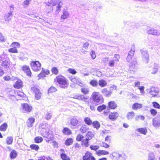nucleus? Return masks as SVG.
<instances>
[{
    "label": "nucleus",
    "instance_id": "obj_1",
    "mask_svg": "<svg viewBox=\"0 0 160 160\" xmlns=\"http://www.w3.org/2000/svg\"><path fill=\"white\" fill-rule=\"evenodd\" d=\"M109 157L112 160H125L126 158L124 154L115 152L110 154Z\"/></svg>",
    "mask_w": 160,
    "mask_h": 160
},
{
    "label": "nucleus",
    "instance_id": "obj_2",
    "mask_svg": "<svg viewBox=\"0 0 160 160\" xmlns=\"http://www.w3.org/2000/svg\"><path fill=\"white\" fill-rule=\"evenodd\" d=\"M92 100L98 103V104H102L103 102V98L102 95L100 94L99 92H94L91 96Z\"/></svg>",
    "mask_w": 160,
    "mask_h": 160
},
{
    "label": "nucleus",
    "instance_id": "obj_3",
    "mask_svg": "<svg viewBox=\"0 0 160 160\" xmlns=\"http://www.w3.org/2000/svg\"><path fill=\"white\" fill-rule=\"evenodd\" d=\"M146 91L148 94L151 96V97H155L159 93L158 89L155 87H152L150 88L147 89Z\"/></svg>",
    "mask_w": 160,
    "mask_h": 160
},
{
    "label": "nucleus",
    "instance_id": "obj_4",
    "mask_svg": "<svg viewBox=\"0 0 160 160\" xmlns=\"http://www.w3.org/2000/svg\"><path fill=\"white\" fill-rule=\"evenodd\" d=\"M57 81L58 82L60 85V87L61 88L64 89L68 88V82L64 77H57Z\"/></svg>",
    "mask_w": 160,
    "mask_h": 160
},
{
    "label": "nucleus",
    "instance_id": "obj_5",
    "mask_svg": "<svg viewBox=\"0 0 160 160\" xmlns=\"http://www.w3.org/2000/svg\"><path fill=\"white\" fill-rule=\"evenodd\" d=\"M129 66V71L131 73H133L137 70L138 64L136 60H133L130 62Z\"/></svg>",
    "mask_w": 160,
    "mask_h": 160
},
{
    "label": "nucleus",
    "instance_id": "obj_6",
    "mask_svg": "<svg viewBox=\"0 0 160 160\" xmlns=\"http://www.w3.org/2000/svg\"><path fill=\"white\" fill-rule=\"evenodd\" d=\"M31 66L32 69L35 71H40L41 69V64L38 61L32 62L31 63Z\"/></svg>",
    "mask_w": 160,
    "mask_h": 160
},
{
    "label": "nucleus",
    "instance_id": "obj_7",
    "mask_svg": "<svg viewBox=\"0 0 160 160\" xmlns=\"http://www.w3.org/2000/svg\"><path fill=\"white\" fill-rule=\"evenodd\" d=\"M78 122L77 117L74 116L69 121V125L72 128L75 129Z\"/></svg>",
    "mask_w": 160,
    "mask_h": 160
},
{
    "label": "nucleus",
    "instance_id": "obj_8",
    "mask_svg": "<svg viewBox=\"0 0 160 160\" xmlns=\"http://www.w3.org/2000/svg\"><path fill=\"white\" fill-rule=\"evenodd\" d=\"M141 52L143 60L146 63H148L149 61V55L148 51L146 50L142 49L141 50Z\"/></svg>",
    "mask_w": 160,
    "mask_h": 160
},
{
    "label": "nucleus",
    "instance_id": "obj_9",
    "mask_svg": "<svg viewBox=\"0 0 160 160\" xmlns=\"http://www.w3.org/2000/svg\"><path fill=\"white\" fill-rule=\"evenodd\" d=\"M148 33L149 34L152 35L154 36H159L160 35V31L150 27H148L147 28Z\"/></svg>",
    "mask_w": 160,
    "mask_h": 160
},
{
    "label": "nucleus",
    "instance_id": "obj_10",
    "mask_svg": "<svg viewBox=\"0 0 160 160\" xmlns=\"http://www.w3.org/2000/svg\"><path fill=\"white\" fill-rule=\"evenodd\" d=\"M31 90L33 91L35 94V98L37 100H39L41 98V93L40 91L37 88L34 87L31 88Z\"/></svg>",
    "mask_w": 160,
    "mask_h": 160
},
{
    "label": "nucleus",
    "instance_id": "obj_11",
    "mask_svg": "<svg viewBox=\"0 0 160 160\" xmlns=\"http://www.w3.org/2000/svg\"><path fill=\"white\" fill-rule=\"evenodd\" d=\"M32 107L27 103H25L22 104V111L24 112H30L32 110Z\"/></svg>",
    "mask_w": 160,
    "mask_h": 160
},
{
    "label": "nucleus",
    "instance_id": "obj_12",
    "mask_svg": "<svg viewBox=\"0 0 160 160\" xmlns=\"http://www.w3.org/2000/svg\"><path fill=\"white\" fill-rule=\"evenodd\" d=\"M22 69L28 76H31L32 73L28 66H23L22 67Z\"/></svg>",
    "mask_w": 160,
    "mask_h": 160
},
{
    "label": "nucleus",
    "instance_id": "obj_13",
    "mask_svg": "<svg viewBox=\"0 0 160 160\" xmlns=\"http://www.w3.org/2000/svg\"><path fill=\"white\" fill-rule=\"evenodd\" d=\"M101 92L104 96L107 97H110L112 93L111 91H108L105 88L102 89L101 90Z\"/></svg>",
    "mask_w": 160,
    "mask_h": 160
},
{
    "label": "nucleus",
    "instance_id": "obj_14",
    "mask_svg": "<svg viewBox=\"0 0 160 160\" xmlns=\"http://www.w3.org/2000/svg\"><path fill=\"white\" fill-rule=\"evenodd\" d=\"M63 14L61 16V22H63L64 20L68 18L69 16L68 12L66 9H64L62 11Z\"/></svg>",
    "mask_w": 160,
    "mask_h": 160
},
{
    "label": "nucleus",
    "instance_id": "obj_15",
    "mask_svg": "<svg viewBox=\"0 0 160 160\" xmlns=\"http://www.w3.org/2000/svg\"><path fill=\"white\" fill-rule=\"evenodd\" d=\"M118 113L117 112L111 113L109 115V119L111 120L115 121L118 117Z\"/></svg>",
    "mask_w": 160,
    "mask_h": 160
},
{
    "label": "nucleus",
    "instance_id": "obj_16",
    "mask_svg": "<svg viewBox=\"0 0 160 160\" xmlns=\"http://www.w3.org/2000/svg\"><path fill=\"white\" fill-rule=\"evenodd\" d=\"M89 99V97L88 96H85L83 95H78V96L77 99L79 100H82L83 102H86L88 101V100Z\"/></svg>",
    "mask_w": 160,
    "mask_h": 160
},
{
    "label": "nucleus",
    "instance_id": "obj_17",
    "mask_svg": "<svg viewBox=\"0 0 160 160\" xmlns=\"http://www.w3.org/2000/svg\"><path fill=\"white\" fill-rule=\"evenodd\" d=\"M99 104L93 101H90L88 103V105L89 106L90 109L92 110H94L95 107Z\"/></svg>",
    "mask_w": 160,
    "mask_h": 160
},
{
    "label": "nucleus",
    "instance_id": "obj_18",
    "mask_svg": "<svg viewBox=\"0 0 160 160\" xmlns=\"http://www.w3.org/2000/svg\"><path fill=\"white\" fill-rule=\"evenodd\" d=\"M117 107L116 103L113 101H110L108 103V107L111 109H115Z\"/></svg>",
    "mask_w": 160,
    "mask_h": 160
},
{
    "label": "nucleus",
    "instance_id": "obj_19",
    "mask_svg": "<svg viewBox=\"0 0 160 160\" xmlns=\"http://www.w3.org/2000/svg\"><path fill=\"white\" fill-rule=\"evenodd\" d=\"M142 107V105L141 104L138 103H134L132 106V108L134 110H137L141 108Z\"/></svg>",
    "mask_w": 160,
    "mask_h": 160
},
{
    "label": "nucleus",
    "instance_id": "obj_20",
    "mask_svg": "<svg viewBox=\"0 0 160 160\" xmlns=\"http://www.w3.org/2000/svg\"><path fill=\"white\" fill-rule=\"evenodd\" d=\"M10 61L9 60H5L2 62L1 65L4 68L7 69L9 68L10 66Z\"/></svg>",
    "mask_w": 160,
    "mask_h": 160
},
{
    "label": "nucleus",
    "instance_id": "obj_21",
    "mask_svg": "<svg viewBox=\"0 0 160 160\" xmlns=\"http://www.w3.org/2000/svg\"><path fill=\"white\" fill-rule=\"evenodd\" d=\"M152 125L155 128L159 127L160 126V120L158 119H153L152 120Z\"/></svg>",
    "mask_w": 160,
    "mask_h": 160
},
{
    "label": "nucleus",
    "instance_id": "obj_22",
    "mask_svg": "<svg viewBox=\"0 0 160 160\" xmlns=\"http://www.w3.org/2000/svg\"><path fill=\"white\" fill-rule=\"evenodd\" d=\"M136 131L140 133L146 135L147 132V130L146 128H141L136 129Z\"/></svg>",
    "mask_w": 160,
    "mask_h": 160
},
{
    "label": "nucleus",
    "instance_id": "obj_23",
    "mask_svg": "<svg viewBox=\"0 0 160 160\" xmlns=\"http://www.w3.org/2000/svg\"><path fill=\"white\" fill-rule=\"evenodd\" d=\"M12 13L11 12H8L5 15L4 18L6 21H9L12 18Z\"/></svg>",
    "mask_w": 160,
    "mask_h": 160
},
{
    "label": "nucleus",
    "instance_id": "obj_24",
    "mask_svg": "<svg viewBox=\"0 0 160 160\" xmlns=\"http://www.w3.org/2000/svg\"><path fill=\"white\" fill-rule=\"evenodd\" d=\"M35 121V119L33 118H29L27 121V126L28 127H31L32 126V124Z\"/></svg>",
    "mask_w": 160,
    "mask_h": 160
},
{
    "label": "nucleus",
    "instance_id": "obj_25",
    "mask_svg": "<svg viewBox=\"0 0 160 160\" xmlns=\"http://www.w3.org/2000/svg\"><path fill=\"white\" fill-rule=\"evenodd\" d=\"M88 128L85 124H83L80 129V132L82 133L86 132L88 130Z\"/></svg>",
    "mask_w": 160,
    "mask_h": 160
},
{
    "label": "nucleus",
    "instance_id": "obj_26",
    "mask_svg": "<svg viewBox=\"0 0 160 160\" xmlns=\"http://www.w3.org/2000/svg\"><path fill=\"white\" fill-rule=\"evenodd\" d=\"M134 54L132 51H129L126 58V60L128 62H130L133 57Z\"/></svg>",
    "mask_w": 160,
    "mask_h": 160
},
{
    "label": "nucleus",
    "instance_id": "obj_27",
    "mask_svg": "<svg viewBox=\"0 0 160 160\" xmlns=\"http://www.w3.org/2000/svg\"><path fill=\"white\" fill-rule=\"evenodd\" d=\"M22 84V82L20 80H18L14 85V87L17 88H20Z\"/></svg>",
    "mask_w": 160,
    "mask_h": 160
},
{
    "label": "nucleus",
    "instance_id": "obj_28",
    "mask_svg": "<svg viewBox=\"0 0 160 160\" xmlns=\"http://www.w3.org/2000/svg\"><path fill=\"white\" fill-rule=\"evenodd\" d=\"M57 0H49L47 4V5L49 6H55L58 3Z\"/></svg>",
    "mask_w": 160,
    "mask_h": 160
},
{
    "label": "nucleus",
    "instance_id": "obj_29",
    "mask_svg": "<svg viewBox=\"0 0 160 160\" xmlns=\"http://www.w3.org/2000/svg\"><path fill=\"white\" fill-rule=\"evenodd\" d=\"M135 114L133 111L129 112L127 114V118L128 120H131L135 116Z\"/></svg>",
    "mask_w": 160,
    "mask_h": 160
},
{
    "label": "nucleus",
    "instance_id": "obj_30",
    "mask_svg": "<svg viewBox=\"0 0 160 160\" xmlns=\"http://www.w3.org/2000/svg\"><path fill=\"white\" fill-rule=\"evenodd\" d=\"M92 155V154L88 152L87 151L85 153V155L83 156L82 157L83 160H88L89 158Z\"/></svg>",
    "mask_w": 160,
    "mask_h": 160
},
{
    "label": "nucleus",
    "instance_id": "obj_31",
    "mask_svg": "<svg viewBox=\"0 0 160 160\" xmlns=\"http://www.w3.org/2000/svg\"><path fill=\"white\" fill-rule=\"evenodd\" d=\"M62 132L65 135H69L71 134L70 129L68 128H64L63 129Z\"/></svg>",
    "mask_w": 160,
    "mask_h": 160
},
{
    "label": "nucleus",
    "instance_id": "obj_32",
    "mask_svg": "<svg viewBox=\"0 0 160 160\" xmlns=\"http://www.w3.org/2000/svg\"><path fill=\"white\" fill-rule=\"evenodd\" d=\"M98 84L101 87H104L107 85V82L105 80L101 79L99 81Z\"/></svg>",
    "mask_w": 160,
    "mask_h": 160
},
{
    "label": "nucleus",
    "instance_id": "obj_33",
    "mask_svg": "<svg viewBox=\"0 0 160 160\" xmlns=\"http://www.w3.org/2000/svg\"><path fill=\"white\" fill-rule=\"evenodd\" d=\"M92 124L93 127L94 128H96L97 130L99 129L100 127V123L97 121L92 122Z\"/></svg>",
    "mask_w": 160,
    "mask_h": 160
},
{
    "label": "nucleus",
    "instance_id": "obj_34",
    "mask_svg": "<svg viewBox=\"0 0 160 160\" xmlns=\"http://www.w3.org/2000/svg\"><path fill=\"white\" fill-rule=\"evenodd\" d=\"M89 140H88V138H87L86 139H83V140L82 141V146H84V147H88L89 145V143H88V141Z\"/></svg>",
    "mask_w": 160,
    "mask_h": 160
},
{
    "label": "nucleus",
    "instance_id": "obj_35",
    "mask_svg": "<svg viewBox=\"0 0 160 160\" xmlns=\"http://www.w3.org/2000/svg\"><path fill=\"white\" fill-rule=\"evenodd\" d=\"M129 26H130L131 29H137L138 27V23L135 22H131L129 23Z\"/></svg>",
    "mask_w": 160,
    "mask_h": 160
},
{
    "label": "nucleus",
    "instance_id": "obj_36",
    "mask_svg": "<svg viewBox=\"0 0 160 160\" xmlns=\"http://www.w3.org/2000/svg\"><path fill=\"white\" fill-rule=\"evenodd\" d=\"M84 121L85 123L88 125H91L92 122L90 118L88 117L85 118L84 119Z\"/></svg>",
    "mask_w": 160,
    "mask_h": 160
},
{
    "label": "nucleus",
    "instance_id": "obj_37",
    "mask_svg": "<svg viewBox=\"0 0 160 160\" xmlns=\"http://www.w3.org/2000/svg\"><path fill=\"white\" fill-rule=\"evenodd\" d=\"M18 155V154L15 150H12L10 154V157L11 158H15Z\"/></svg>",
    "mask_w": 160,
    "mask_h": 160
},
{
    "label": "nucleus",
    "instance_id": "obj_38",
    "mask_svg": "<svg viewBox=\"0 0 160 160\" xmlns=\"http://www.w3.org/2000/svg\"><path fill=\"white\" fill-rule=\"evenodd\" d=\"M158 65L157 64L155 63L154 66L152 69V71L151 72V73L153 74H156L158 71Z\"/></svg>",
    "mask_w": 160,
    "mask_h": 160
},
{
    "label": "nucleus",
    "instance_id": "obj_39",
    "mask_svg": "<svg viewBox=\"0 0 160 160\" xmlns=\"http://www.w3.org/2000/svg\"><path fill=\"white\" fill-rule=\"evenodd\" d=\"M7 124L6 123H4L0 126V130L5 131L7 129Z\"/></svg>",
    "mask_w": 160,
    "mask_h": 160
},
{
    "label": "nucleus",
    "instance_id": "obj_40",
    "mask_svg": "<svg viewBox=\"0 0 160 160\" xmlns=\"http://www.w3.org/2000/svg\"><path fill=\"white\" fill-rule=\"evenodd\" d=\"M69 79L72 82L76 84H77L78 82L80 80L79 78H75L73 77H69Z\"/></svg>",
    "mask_w": 160,
    "mask_h": 160
},
{
    "label": "nucleus",
    "instance_id": "obj_41",
    "mask_svg": "<svg viewBox=\"0 0 160 160\" xmlns=\"http://www.w3.org/2000/svg\"><path fill=\"white\" fill-rule=\"evenodd\" d=\"M73 142V140L71 138L67 139L65 141V144L67 146H69L71 145Z\"/></svg>",
    "mask_w": 160,
    "mask_h": 160
},
{
    "label": "nucleus",
    "instance_id": "obj_42",
    "mask_svg": "<svg viewBox=\"0 0 160 160\" xmlns=\"http://www.w3.org/2000/svg\"><path fill=\"white\" fill-rule=\"evenodd\" d=\"M94 136V135L92 132H88L86 135L87 138H88V140H90Z\"/></svg>",
    "mask_w": 160,
    "mask_h": 160
},
{
    "label": "nucleus",
    "instance_id": "obj_43",
    "mask_svg": "<svg viewBox=\"0 0 160 160\" xmlns=\"http://www.w3.org/2000/svg\"><path fill=\"white\" fill-rule=\"evenodd\" d=\"M81 92L84 94H88L89 89L88 88H82L81 89Z\"/></svg>",
    "mask_w": 160,
    "mask_h": 160
},
{
    "label": "nucleus",
    "instance_id": "obj_44",
    "mask_svg": "<svg viewBox=\"0 0 160 160\" xmlns=\"http://www.w3.org/2000/svg\"><path fill=\"white\" fill-rule=\"evenodd\" d=\"M90 84L93 87H97L98 82L96 80H92L90 82Z\"/></svg>",
    "mask_w": 160,
    "mask_h": 160
},
{
    "label": "nucleus",
    "instance_id": "obj_45",
    "mask_svg": "<svg viewBox=\"0 0 160 160\" xmlns=\"http://www.w3.org/2000/svg\"><path fill=\"white\" fill-rule=\"evenodd\" d=\"M148 158L151 160H155L156 158L153 152H150L149 153Z\"/></svg>",
    "mask_w": 160,
    "mask_h": 160
},
{
    "label": "nucleus",
    "instance_id": "obj_46",
    "mask_svg": "<svg viewBox=\"0 0 160 160\" xmlns=\"http://www.w3.org/2000/svg\"><path fill=\"white\" fill-rule=\"evenodd\" d=\"M106 108V106L104 104H102L98 106L97 109L98 111L99 112L102 111L103 110L105 109Z\"/></svg>",
    "mask_w": 160,
    "mask_h": 160
},
{
    "label": "nucleus",
    "instance_id": "obj_47",
    "mask_svg": "<svg viewBox=\"0 0 160 160\" xmlns=\"http://www.w3.org/2000/svg\"><path fill=\"white\" fill-rule=\"evenodd\" d=\"M13 141V138L12 137H8L6 139L7 143L8 144H11Z\"/></svg>",
    "mask_w": 160,
    "mask_h": 160
},
{
    "label": "nucleus",
    "instance_id": "obj_48",
    "mask_svg": "<svg viewBox=\"0 0 160 160\" xmlns=\"http://www.w3.org/2000/svg\"><path fill=\"white\" fill-rule=\"evenodd\" d=\"M145 119V117L142 115H137L135 118L136 121H138L140 119L142 120H144Z\"/></svg>",
    "mask_w": 160,
    "mask_h": 160
},
{
    "label": "nucleus",
    "instance_id": "obj_49",
    "mask_svg": "<svg viewBox=\"0 0 160 160\" xmlns=\"http://www.w3.org/2000/svg\"><path fill=\"white\" fill-rule=\"evenodd\" d=\"M45 73V69L42 68V72L41 73L38 75V77L40 78H42L45 77L46 76V75Z\"/></svg>",
    "mask_w": 160,
    "mask_h": 160
},
{
    "label": "nucleus",
    "instance_id": "obj_50",
    "mask_svg": "<svg viewBox=\"0 0 160 160\" xmlns=\"http://www.w3.org/2000/svg\"><path fill=\"white\" fill-rule=\"evenodd\" d=\"M34 140L36 143H38L41 142L43 140V139L41 137H37L35 138Z\"/></svg>",
    "mask_w": 160,
    "mask_h": 160
},
{
    "label": "nucleus",
    "instance_id": "obj_51",
    "mask_svg": "<svg viewBox=\"0 0 160 160\" xmlns=\"http://www.w3.org/2000/svg\"><path fill=\"white\" fill-rule=\"evenodd\" d=\"M57 90L56 88L52 86L50 87L48 90V93H50L53 92H55Z\"/></svg>",
    "mask_w": 160,
    "mask_h": 160
},
{
    "label": "nucleus",
    "instance_id": "obj_52",
    "mask_svg": "<svg viewBox=\"0 0 160 160\" xmlns=\"http://www.w3.org/2000/svg\"><path fill=\"white\" fill-rule=\"evenodd\" d=\"M61 158L63 160H70V158L68 157L66 154L64 153H62L61 154Z\"/></svg>",
    "mask_w": 160,
    "mask_h": 160
},
{
    "label": "nucleus",
    "instance_id": "obj_53",
    "mask_svg": "<svg viewBox=\"0 0 160 160\" xmlns=\"http://www.w3.org/2000/svg\"><path fill=\"white\" fill-rule=\"evenodd\" d=\"M30 148L32 149H33L36 151L38 150L39 148V147L38 145L35 144H32L30 146Z\"/></svg>",
    "mask_w": 160,
    "mask_h": 160
},
{
    "label": "nucleus",
    "instance_id": "obj_54",
    "mask_svg": "<svg viewBox=\"0 0 160 160\" xmlns=\"http://www.w3.org/2000/svg\"><path fill=\"white\" fill-rule=\"evenodd\" d=\"M11 46L12 47H16V48H19L20 47V44L18 42H15L12 43Z\"/></svg>",
    "mask_w": 160,
    "mask_h": 160
},
{
    "label": "nucleus",
    "instance_id": "obj_55",
    "mask_svg": "<svg viewBox=\"0 0 160 160\" xmlns=\"http://www.w3.org/2000/svg\"><path fill=\"white\" fill-rule=\"evenodd\" d=\"M52 115L50 112H47L45 115V119L48 120L51 119Z\"/></svg>",
    "mask_w": 160,
    "mask_h": 160
},
{
    "label": "nucleus",
    "instance_id": "obj_56",
    "mask_svg": "<svg viewBox=\"0 0 160 160\" xmlns=\"http://www.w3.org/2000/svg\"><path fill=\"white\" fill-rule=\"evenodd\" d=\"M8 51L12 53H18V50L16 49V47H13L9 49L8 50Z\"/></svg>",
    "mask_w": 160,
    "mask_h": 160
},
{
    "label": "nucleus",
    "instance_id": "obj_57",
    "mask_svg": "<svg viewBox=\"0 0 160 160\" xmlns=\"http://www.w3.org/2000/svg\"><path fill=\"white\" fill-rule=\"evenodd\" d=\"M153 107L155 108L160 109V105L157 102H152Z\"/></svg>",
    "mask_w": 160,
    "mask_h": 160
},
{
    "label": "nucleus",
    "instance_id": "obj_58",
    "mask_svg": "<svg viewBox=\"0 0 160 160\" xmlns=\"http://www.w3.org/2000/svg\"><path fill=\"white\" fill-rule=\"evenodd\" d=\"M58 4L57 6V8H56V11L57 12H59L61 10V8L62 7V3L61 2H58Z\"/></svg>",
    "mask_w": 160,
    "mask_h": 160
},
{
    "label": "nucleus",
    "instance_id": "obj_59",
    "mask_svg": "<svg viewBox=\"0 0 160 160\" xmlns=\"http://www.w3.org/2000/svg\"><path fill=\"white\" fill-rule=\"evenodd\" d=\"M84 137L81 134H78L77 135L76 138V140L78 141H80L82 140Z\"/></svg>",
    "mask_w": 160,
    "mask_h": 160
},
{
    "label": "nucleus",
    "instance_id": "obj_60",
    "mask_svg": "<svg viewBox=\"0 0 160 160\" xmlns=\"http://www.w3.org/2000/svg\"><path fill=\"white\" fill-rule=\"evenodd\" d=\"M115 61L114 60H110L108 63V65L111 67H113L114 66Z\"/></svg>",
    "mask_w": 160,
    "mask_h": 160
},
{
    "label": "nucleus",
    "instance_id": "obj_61",
    "mask_svg": "<svg viewBox=\"0 0 160 160\" xmlns=\"http://www.w3.org/2000/svg\"><path fill=\"white\" fill-rule=\"evenodd\" d=\"M99 148V147L97 145H91L90 146V148L92 150L96 151Z\"/></svg>",
    "mask_w": 160,
    "mask_h": 160
},
{
    "label": "nucleus",
    "instance_id": "obj_62",
    "mask_svg": "<svg viewBox=\"0 0 160 160\" xmlns=\"http://www.w3.org/2000/svg\"><path fill=\"white\" fill-rule=\"evenodd\" d=\"M52 72L53 73L57 75L58 73V70L56 67H53L52 69Z\"/></svg>",
    "mask_w": 160,
    "mask_h": 160
},
{
    "label": "nucleus",
    "instance_id": "obj_63",
    "mask_svg": "<svg viewBox=\"0 0 160 160\" xmlns=\"http://www.w3.org/2000/svg\"><path fill=\"white\" fill-rule=\"evenodd\" d=\"M68 71L70 73L73 74H75L77 72L75 70L72 68H69L68 69Z\"/></svg>",
    "mask_w": 160,
    "mask_h": 160
},
{
    "label": "nucleus",
    "instance_id": "obj_64",
    "mask_svg": "<svg viewBox=\"0 0 160 160\" xmlns=\"http://www.w3.org/2000/svg\"><path fill=\"white\" fill-rule=\"evenodd\" d=\"M150 112L153 116H155L157 113L156 110L154 109H151L150 110Z\"/></svg>",
    "mask_w": 160,
    "mask_h": 160
}]
</instances>
